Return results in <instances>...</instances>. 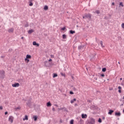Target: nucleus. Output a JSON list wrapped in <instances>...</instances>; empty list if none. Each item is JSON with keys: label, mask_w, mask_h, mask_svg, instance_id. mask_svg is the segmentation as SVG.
Segmentation results:
<instances>
[{"label": "nucleus", "mask_w": 124, "mask_h": 124, "mask_svg": "<svg viewBox=\"0 0 124 124\" xmlns=\"http://www.w3.org/2000/svg\"><path fill=\"white\" fill-rule=\"evenodd\" d=\"M89 19L91 20L92 19V14L88 13V14H85L84 16H83V19Z\"/></svg>", "instance_id": "nucleus-1"}, {"label": "nucleus", "mask_w": 124, "mask_h": 124, "mask_svg": "<svg viewBox=\"0 0 124 124\" xmlns=\"http://www.w3.org/2000/svg\"><path fill=\"white\" fill-rule=\"evenodd\" d=\"M14 120V117L13 116H10L9 118V122L12 124L13 123V121Z\"/></svg>", "instance_id": "nucleus-2"}, {"label": "nucleus", "mask_w": 124, "mask_h": 124, "mask_svg": "<svg viewBox=\"0 0 124 124\" xmlns=\"http://www.w3.org/2000/svg\"><path fill=\"white\" fill-rule=\"evenodd\" d=\"M20 86V84L19 83H15L14 84H12V87L14 88H16L17 87H19Z\"/></svg>", "instance_id": "nucleus-3"}, {"label": "nucleus", "mask_w": 124, "mask_h": 124, "mask_svg": "<svg viewBox=\"0 0 124 124\" xmlns=\"http://www.w3.org/2000/svg\"><path fill=\"white\" fill-rule=\"evenodd\" d=\"M121 115H122V113H121L120 112H115V116H116V117H120Z\"/></svg>", "instance_id": "nucleus-4"}, {"label": "nucleus", "mask_w": 124, "mask_h": 124, "mask_svg": "<svg viewBox=\"0 0 124 124\" xmlns=\"http://www.w3.org/2000/svg\"><path fill=\"white\" fill-rule=\"evenodd\" d=\"M0 74L1 76H4V74H5V71H4V70L0 71Z\"/></svg>", "instance_id": "nucleus-5"}, {"label": "nucleus", "mask_w": 124, "mask_h": 124, "mask_svg": "<svg viewBox=\"0 0 124 124\" xmlns=\"http://www.w3.org/2000/svg\"><path fill=\"white\" fill-rule=\"evenodd\" d=\"M8 32H14V28H11L8 29Z\"/></svg>", "instance_id": "nucleus-6"}, {"label": "nucleus", "mask_w": 124, "mask_h": 124, "mask_svg": "<svg viewBox=\"0 0 124 124\" xmlns=\"http://www.w3.org/2000/svg\"><path fill=\"white\" fill-rule=\"evenodd\" d=\"M32 44L34 46H37V47H39V44L37 43L35 41L33 42Z\"/></svg>", "instance_id": "nucleus-7"}, {"label": "nucleus", "mask_w": 124, "mask_h": 124, "mask_svg": "<svg viewBox=\"0 0 124 124\" xmlns=\"http://www.w3.org/2000/svg\"><path fill=\"white\" fill-rule=\"evenodd\" d=\"M26 104L28 106H29V107H30L31 105V101H28Z\"/></svg>", "instance_id": "nucleus-8"}, {"label": "nucleus", "mask_w": 124, "mask_h": 124, "mask_svg": "<svg viewBox=\"0 0 124 124\" xmlns=\"http://www.w3.org/2000/svg\"><path fill=\"white\" fill-rule=\"evenodd\" d=\"M46 106L47 107H51L52 106V104H51V102H48L46 103Z\"/></svg>", "instance_id": "nucleus-9"}, {"label": "nucleus", "mask_w": 124, "mask_h": 124, "mask_svg": "<svg viewBox=\"0 0 124 124\" xmlns=\"http://www.w3.org/2000/svg\"><path fill=\"white\" fill-rule=\"evenodd\" d=\"M114 113V110L112 109H110L109 110V112H108V115H112V113Z\"/></svg>", "instance_id": "nucleus-10"}, {"label": "nucleus", "mask_w": 124, "mask_h": 124, "mask_svg": "<svg viewBox=\"0 0 124 124\" xmlns=\"http://www.w3.org/2000/svg\"><path fill=\"white\" fill-rule=\"evenodd\" d=\"M81 117L82 119H86L87 118V114H82Z\"/></svg>", "instance_id": "nucleus-11"}, {"label": "nucleus", "mask_w": 124, "mask_h": 124, "mask_svg": "<svg viewBox=\"0 0 124 124\" xmlns=\"http://www.w3.org/2000/svg\"><path fill=\"white\" fill-rule=\"evenodd\" d=\"M34 31H33V30L31 29V30H29V31H28V33H29V34H31V33H32V32H33Z\"/></svg>", "instance_id": "nucleus-12"}, {"label": "nucleus", "mask_w": 124, "mask_h": 124, "mask_svg": "<svg viewBox=\"0 0 124 124\" xmlns=\"http://www.w3.org/2000/svg\"><path fill=\"white\" fill-rule=\"evenodd\" d=\"M63 109H64V111H67V109L65 108V107L61 108H58V109L60 110H63Z\"/></svg>", "instance_id": "nucleus-13"}, {"label": "nucleus", "mask_w": 124, "mask_h": 124, "mask_svg": "<svg viewBox=\"0 0 124 124\" xmlns=\"http://www.w3.org/2000/svg\"><path fill=\"white\" fill-rule=\"evenodd\" d=\"M84 46H78V50H82V49H84Z\"/></svg>", "instance_id": "nucleus-14"}, {"label": "nucleus", "mask_w": 124, "mask_h": 124, "mask_svg": "<svg viewBox=\"0 0 124 124\" xmlns=\"http://www.w3.org/2000/svg\"><path fill=\"white\" fill-rule=\"evenodd\" d=\"M69 32L70 34H74V33H75V31L70 30Z\"/></svg>", "instance_id": "nucleus-15"}, {"label": "nucleus", "mask_w": 124, "mask_h": 124, "mask_svg": "<svg viewBox=\"0 0 124 124\" xmlns=\"http://www.w3.org/2000/svg\"><path fill=\"white\" fill-rule=\"evenodd\" d=\"M75 101H76V98H74L73 100H71L70 103L72 104L73 103H74Z\"/></svg>", "instance_id": "nucleus-16"}, {"label": "nucleus", "mask_w": 124, "mask_h": 124, "mask_svg": "<svg viewBox=\"0 0 124 124\" xmlns=\"http://www.w3.org/2000/svg\"><path fill=\"white\" fill-rule=\"evenodd\" d=\"M37 116L34 115L33 116V119H34V120L35 122H36V121H37Z\"/></svg>", "instance_id": "nucleus-17"}, {"label": "nucleus", "mask_w": 124, "mask_h": 124, "mask_svg": "<svg viewBox=\"0 0 124 124\" xmlns=\"http://www.w3.org/2000/svg\"><path fill=\"white\" fill-rule=\"evenodd\" d=\"M44 10H48V9H49V7H48V6L46 5L44 6Z\"/></svg>", "instance_id": "nucleus-18"}, {"label": "nucleus", "mask_w": 124, "mask_h": 124, "mask_svg": "<svg viewBox=\"0 0 124 124\" xmlns=\"http://www.w3.org/2000/svg\"><path fill=\"white\" fill-rule=\"evenodd\" d=\"M118 89H119V91H118V92H119V93H122V87H121V86H119L118 87Z\"/></svg>", "instance_id": "nucleus-19"}, {"label": "nucleus", "mask_w": 124, "mask_h": 124, "mask_svg": "<svg viewBox=\"0 0 124 124\" xmlns=\"http://www.w3.org/2000/svg\"><path fill=\"white\" fill-rule=\"evenodd\" d=\"M25 120H26V121H28V120H29V118L28 117V115H25V118H23V121H25Z\"/></svg>", "instance_id": "nucleus-20"}, {"label": "nucleus", "mask_w": 124, "mask_h": 124, "mask_svg": "<svg viewBox=\"0 0 124 124\" xmlns=\"http://www.w3.org/2000/svg\"><path fill=\"white\" fill-rule=\"evenodd\" d=\"M100 45L101 46V47H102V48H104V46H103V42H102V41H100Z\"/></svg>", "instance_id": "nucleus-21"}, {"label": "nucleus", "mask_w": 124, "mask_h": 124, "mask_svg": "<svg viewBox=\"0 0 124 124\" xmlns=\"http://www.w3.org/2000/svg\"><path fill=\"white\" fill-rule=\"evenodd\" d=\"M94 122H95L94 119L92 118L91 119V122H90V123H91V124H93V123H94Z\"/></svg>", "instance_id": "nucleus-22"}, {"label": "nucleus", "mask_w": 124, "mask_h": 124, "mask_svg": "<svg viewBox=\"0 0 124 124\" xmlns=\"http://www.w3.org/2000/svg\"><path fill=\"white\" fill-rule=\"evenodd\" d=\"M31 56L30 55H26V58L27 59H31Z\"/></svg>", "instance_id": "nucleus-23"}, {"label": "nucleus", "mask_w": 124, "mask_h": 124, "mask_svg": "<svg viewBox=\"0 0 124 124\" xmlns=\"http://www.w3.org/2000/svg\"><path fill=\"white\" fill-rule=\"evenodd\" d=\"M56 77H58V74L54 73L53 76V78H56Z\"/></svg>", "instance_id": "nucleus-24"}, {"label": "nucleus", "mask_w": 124, "mask_h": 124, "mask_svg": "<svg viewBox=\"0 0 124 124\" xmlns=\"http://www.w3.org/2000/svg\"><path fill=\"white\" fill-rule=\"evenodd\" d=\"M66 35H65V34H63L62 35V38H63V39H66Z\"/></svg>", "instance_id": "nucleus-25"}, {"label": "nucleus", "mask_w": 124, "mask_h": 124, "mask_svg": "<svg viewBox=\"0 0 124 124\" xmlns=\"http://www.w3.org/2000/svg\"><path fill=\"white\" fill-rule=\"evenodd\" d=\"M31 1H29V2H30V4H29L30 6H32L33 5V3H32Z\"/></svg>", "instance_id": "nucleus-26"}, {"label": "nucleus", "mask_w": 124, "mask_h": 124, "mask_svg": "<svg viewBox=\"0 0 124 124\" xmlns=\"http://www.w3.org/2000/svg\"><path fill=\"white\" fill-rule=\"evenodd\" d=\"M25 62H26L27 63H28V62H30V60H29L28 58H26Z\"/></svg>", "instance_id": "nucleus-27"}, {"label": "nucleus", "mask_w": 124, "mask_h": 124, "mask_svg": "<svg viewBox=\"0 0 124 124\" xmlns=\"http://www.w3.org/2000/svg\"><path fill=\"white\" fill-rule=\"evenodd\" d=\"M94 13H96L97 14H99L100 13V11L98 10H97Z\"/></svg>", "instance_id": "nucleus-28"}, {"label": "nucleus", "mask_w": 124, "mask_h": 124, "mask_svg": "<svg viewBox=\"0 0 124 124\" xmlns=\"http://www.w3.org/2000/svg\"><path fill=\"white\" fill-rule=\"evenodd\" d=\"M28 27H29V22H27L26 24L25 25V27L28 28Z\"/></svg>", "instance_id": "nucleus-29"}, {"label": "nucleus", "mask_w": 124, "mask_h": 124, "mask_svg": "<svg viewBox=\"0 0 124 124\" xmlns=\"http://www.w3.org/2000/svg\"><path fill=\"white\" fill-rule=\"evenodd\" d=\"M18 82L19 83H23V79L22 78L18 79Z\"/></svg>", "instance_id": "nucleus-30"}, {"label": "nucleus", "mask_w": 124, "mask_h": 124, "mask_svg": "<svg viewBox=\"0 0 124 124\" xmlns=\"http://www.w3.org/2000/svg\"><path fill=\"white\" fill-rule=\"evenodd\" d=\"M70 124H74V120H71L70 121Z\"/></svg>", "instance_id": "nucleus-31"}, {"label": "nucleus", "mask_w": 124, "mask_h": 124, "mask_svg": "<svg viewBox=\"0 0 124 124\" xmlns=\"http://www.w3.org/2000/svg\"><path fill=\"white\" fill-rule=\"evenodd\" d=\"M65 30H66V28H65V27L61 29V31H65Z\"/></svg>", "instance_id": "nucleus-32"}, {"label": "nucleus", "mask_w": 124, "mask_h": 124, "mask_svg": "<svg viewBox=\"0 0 124 124\" xmlns=\"http://www.w3.org/2000/svg\"><path fill=\"white\" fill-rule=\"evenodd\" d=\"M119 5H120L122 7H124V4H123V2H121L119 4Z\"/></svg>", "instance_id": "nucleus-33"}, {"label": "nucleus", "mask_w": 124, "mask_h": 124, "mask_svg": "<svg viewBox=\"0 0 124 124\" xmlns=\"http://www.w3.org/2000/svg\"><path fill=\"white\" fill-rule=\"evenodd\" d=\"M61 74L62 76H63L64 77H65V74H64V73L62 72V73H61Z\"/></svg>", "instance_id": "nucleus-34"}, {"label": "nucleus", "mask_w": 124, "mask_h": 124, "mask_svg": "<svg viewBox=\"0 0 124 124\" xmlns=\"http://www.w3.org/2000/svg\"><path fill=\"white\" fill-rule=\"evenodd\" d=\"M102 71L103 72H105V71H106V68H102Z\"/></svg>", "instance_id": "nucleus-35"}, {"label": "nucleus", "mask_w": 124, "mask_h": 124, "mask_svg": "<svg viewBox=\"0 0 124 124\" xmlns=\"http://www.w3.org/2000/svg\"><path fill=\"white\" fill-rule=\"evenodd\" d=\"M98 122V123H102V120L101 119V118H99Z\"/></svg>", "instance_id": "nucleus-36"}, {"label": "nucleus", "mask_w": 124, "mask_h": 124, "mask_svg": "<svg viewBox=\"0 0 124 124\" xmlns=\"http://www.w3.org/2000/svg\"><path fill=\"white\" fill-rule=\"evenodd\" d=\"M21 109V107H19L15 108V110H20Z\"/></svg>", "instance_id": "nucleus-37"}, {"label": "nucleus", "mask_w": 124, "mask_h": 124, "mask_svg": "<svg viewBox=\"0 0 124 124\" xmlns=\"http://www.w3.org/2000/svg\"><path fill=\"white\" fill-rule=\"evenodd\" d=\"M47 63H48V62H45V66H48V65H47Z\"/></svg>", "instance_id": "nucleus-38"}, {"label": "nucleus", "mask_w": 124, "mask_h": 124, "mask_svg": "<svg viewBox=\"0 0 124 124\" xmlns=\"http://www.w3.org/2000/svg\"><path fill=\"white\" fill-rule=\"evenodd\" d=\"M101 76L102 77H105V75H104V74H101Z\"/></svg>", "instance_id": "nucleus-39"}, {"label": "nucleus", "mask_w": 124, "mask_h": 124, "mask_svg": "<svg viewBox=\"0 0 124 124\" xmlns=\"http://www.w3.org/2000/svg\"><path fill=\"white\" fill-rule=\"evenodd\" d=\"M70 94H74V93H73L72 91H70Z\"/></svg>", "instance_id": "nucleus-40"}, {"label": "nucleus", "mask_w": 124, "mask_h": 124, "mask_svg": "<svg viewBox=\"0 0 124 124\" xmlns=\"http://www.w3.org/2000/svg\"><path fill=\"white\" fill-rule=\"evenodd\" d=\"M122 27L123 28V29H124V23H122Z\"/></svg>", "instance_id": "nucleus-41"}, {"label": "nucleus", "mask_w": 124, "mask_h": 124, "mask_svg": "<svg viewBox=\"0 0 124 124\" xmlns=\"http://www.w3.org/2000/svg\"><path fill=\"white\" fill-rule=\"evenodd\" d=\"M73 90L74 91H77V89H76V88H75V87H74L73 89Z\"/></svg>", "instance_id": "nucleus-42"}, {"label": "nucleus", "mask_w": 124, "mask_h": 124, "mask_svg": "<svg viewBox=\"0 0 124 124\" xmlns=\"http://www.w3.org/2000/svg\"><path fill=\"white\" fill-rule=\"evenodd\" d=\"M3 108H2V106H0V109L2 110Z\"/></svg>", "instance_id": "nucleus-43"}, {"label": "nucleus", "mask_w": 124, "mask_h": 124, "mask_svg": "<svg viewBox=\"0 0 124 124\" xmlns=\"http://www.w3.org/2000/svg\"><path fill=\"white\" fill-rule=\"evenodd\" d=\"M56 110V109H55V108H52V111H55Z\"/></svg>", "instance_id": "nucleus-44"}, {"label": "nucleus", "mask_w": 124, "mask_h": 124, "mask_svg": "<svg viewBox=\"0 0 124 124\" xmlns=\"http://www.w3.org/2000/svg\"><path fill=\"white\" fill-rule=\"evenodd\" d=\"M7 114H8V112L7 111H6L5 112V115H7Z\"/></svg>", "instance_id": "nucleus-45"}, {"label": "nucleus", "mask_w": 124, "mask_h": 124, "mask_svg": "<svg viewBox=\"0 0 124 124\" xmlns=\"http://www.w3.org/2000/svg\"><path fill=\"white\" fill-rule=\"evenodd\" d=\"M48 62H52V59H50L48 60Z\"/></svg>", "instance_id": "nucleus-46"}, {"label": "nucleus", "mask_w": 124, "mask_h": 124, "mask_svg": "<svg viewBox=\"0 0 124 124\" xmlns=\"http://www.w3.org/2000/svg\"><path fill=\"white\" fill-rule=\"evenodd\" d=\"M54 106H56V107H59V106H58V105H57V104L54 105Z\"/></svg>", "instance_id": "nucleus-47"}, {"label": "nucleus", "mask_w": 124, "mask_h": 124, "mask_svg": "<svg viewBox=\"0 0 124 124\" xmlns=\"http://www.w3.org/2000/svg\"><path fill=\"white\" fill-rule=\"evenodd\" d=\"M112 5H115V3L112 2Z\"/></svg>", "instance_id": "nucleus-48"}, {"label": "nucleus", "mask_w": 124, "mask_h": 124, "mask_svg": "<svg viewBox=\"0 0 124 124\" xmlns=\"http://www.w3.org/2000/svg\"><path fill=\"white\" fill-rule=\"evenodd\" d=\"M51 58H54V55H51Z\"/></svg>", "instance_id": "nucleus-49"}, {"label": "nucleus", "mask_w": 124, "mask_h": 124, "mask_svg": "<svg viewBox=\"0 0 124 124\" xmlns=\"http://www.w3.org/2000/svg\"><path fill=\"white\" fill-rule=\"evenodd\" d=\"M11 51H12V49H9V52L10 53H11Z\"/></svg>", "instance_id": "nucleus-50"}, {"label": "nucleus", "mask_w": 124, "mask_h": 124, "mask_svg": "<svg viewBox=\"0 0 124 124\" xmlns=\"http://www.w3.org/2000/svg\"><path fill=\"white\" fill-rule=\"evenodd\" d=\"M75 106H78V104H75Z\"/></svg>", "instance_id": "nucleus-51"}, {"label": "nucleus", "mask_w": 124, "mask_h": 124, "mask_svg": "<svg viewBox=\"0 0 124 124\" xmlns=\"http://www.w3.org/2000/svg\"><path fill=\"white\" fill-rule=\"evenodd\" d=\"M120 81H122V80H123V78H120Z\"/></svg>", "instance_id": "nucleus-52"}, {"label": "nucleus", "mask_w": 124, "mask_h": 124, "mask_svg": "<svg viewBox=\"0 0 124 124\" xmlns=\"http://www.w3.org/2000/svg\"><path fill=\"white\" fill-rule=\"evenodd\" d=\"M21 39H24V37H21Z\"/></svg>", "instance_id": "nucleus-53"}, {"label": "nucleus", "mask_w": 124, "mask_h": 124, "mask_svg": "<svg viewBox=\"0 0 124 124\" xmlns=\"http://www.w3.org/2000/svg\"><path fill=\"white\" fill-rule=\"evenodd\" d=\"M124 106V104H122L121 106Z\"/></svg>", "instance_id": "nucleus-54"}, {"label": "nucleus", "mask_w": 124, "mask_h": 124, "mask_svg": "<svg viewBox=\"0 0 124 124\" xmlns=\"http://www.w3.org/2000/svg\"><path fill=\"white\" fill-rule=\"evenodd\" d=\"M95 80H97V78H95Z\"/></svg>", "instance_id": "nucleus-55"}, {"label": "nucleus", "mask_w": 124, "mask_h": 124, "mask_svg": "<svg viewBox=\"0 0 124 124\" xmlns=\"http://www.w3.org/2000/svg\"><path fill=\"white\" fill-rule=\"evenodd\" d=\"M80 122H81V121H83V120H82V119H80Z\"/></svg>", "instance_id": "nucleus-56"}, {"label": "nucleus", "mask_w": 124, "mask_h": 124, "mask_svg": "<svg viewBox=\"0 0 124 124\" xmlns=\"http://www.w3.org/2000/svg\"><path fill=\"white\" fill-rule=\"evenodd\" d=\"M123 112L124 113V110H123Z\"/></svg>", "instance_id": "nucleus-57"}, {"label": "nucleus", "mask_w": 124, "mask_h": 124, "mask_svg": "<svg viewBox=\"0 0 124 124\" xmlns=\"http://www.w3.org/2000/svg\"><path fill=\"white\" fill-rule=\"evenodd\" d=\"M1 58H3V56H1Z\"/></svg>", "instance_id": "nucleus-58"}, {"label": "nucleus", "mask_w": 124, "mask_h": 124, "mask_svg": "<svg viewBox=\"0 0 124 124\" xmlns=\"http://www.w3.org/2000/svg\"><path fill=\"white\" fill-rule=\"evenodd\" d=\"M32 0H30V1H32Z\"/></svg>", "instance_id": "nucleus-59"}, {"label": "nucleus", "mask_w": 124, "mask_h": 124, "mask_svg": "<svg viewBox=\"0 0 124 124\" xmlns=\"http://www.w3.org/2000/svg\"><path fill=\"white\" fill-rule=\"evenodd\" d=\"M123 103H124V100H123Z\"/></svg>", "instance_id": "nucleus-60"}, {"label": "nucleus", "mask_w": 124, "mask_h": 124, "mask_svg": "<svg viewBox=\"0 0 124 124\" xmlns=\"http://www.w3.org/2000/svg\"><path fill=\"white\" fill-rule=\"evenodd\" d=\"M123 99H124V96L123 97Z\"/></svg>", "instance_id": "nucleus-61"}, {"label": "nucleus", "mask_w": 124, "mask_h": 124, "mask_svg": "<svg viewBox=\"0 0 124 124\" xmlns=\"http://www.w3.org/2000/svg\"><path fill=\"white\" fill-rule=\"evenodd\" d=\"M118 63H119V64H120V62H118Z\"/></svg>", "instance_id": "nucleus-62"}, {"label": "nucleus", "mask_w": 124, "mask_h": 124, "mask_svg": "<svg viewBox=\"0 0 124 124\" xmlns=\"http://www.w3.org/2000/svg\"><path fill=\"white\" fill-rule=\"evenodd\" d=\"M105 19H106V17H105Z\"/></svg>", "instance_id": "nucleus-63"}, {"label": "nucleus", "mask_w": 124, "mask_h": 124, "mask_svg": "<svg viewBox=\"0 0 124 124\" xmlns=\"http://www.w3.org/2000/svg\"><path fill=\"white\" fill-rule=\"evenodd\" d=\"M63 110H64V108H63Z\"/></svg>", "instance_id": "nucleus-64"}]
</instances>
